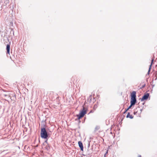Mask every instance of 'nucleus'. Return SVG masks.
I'll return each mask as SVG.
<instances>
[{"label": "nucleus", "mask_w": 157, "mask_h": 157, "mask_svg": "<svg viewBox=\"0 0 157 157\" xmlns=\"http://www.w3.org/2000/svg\"><path fill=\"white\" fill-rule=\"evenodd\" d=\"M141 156L140 155H139L138 156V157H140Z\"/></svg>", "instance_id": "a211bd4d"}, {"label": "nucleus", "mask_w": 157, "mask_h": 157, "mask_svg": "<svg viewBox=\"0 0 157 157\" xmlns=\"http://www.w3.org/2000/svg\"><path fill=\"white\" fill-rule=\"evenodd\" d=\"M126 112V111H125L124 112V113H125Z\"/></svg>", "instance_id": "f3484780"}, {"label": "nucleus", "mask_w": 157, "mask_h": 157, "mask_svg": "<svg viewBox=\"0 0 157 157\" xmlns=\"http://www.w3.org/2000/svg\"><path fill=\"white\" fill-rule=\"evenodd\" d=\"M40 136L42 138L47 139V138L48 135L45 128H41Z\"/></svg>", "instance_id": "f03ea898"}, {"label": "nucleus", "mask_w": 157, "mask_h": 157, "mask_svg": "<svg viewBox=\"0 0 157 157\" xmlns=\"http://www.w3.org/2000/svg\"><path fill=\"white\" fill-rule=\"evenodd\" d=\"M153 60H152V62H151V64L150 65V68H149V71H150V68H151V64H152V63L153 62Z\"/></svg>", "instance_id": "4468645a"}, {"label": "nucleus", "mask_w": 157, "mask_h": 157, "mask_svg": "<svg viewBox=\"0 0 157 157\" xmlns=\"http://www.w3.org/2000/svg\"><path fill=\"white\" fill-rule=\"evenodd\" d=\"M100 128V127L99 126H97L95 128V130L96 131L98 130Z\"/></svg>", "instance_id": "f8f14e48"}, {"label": "nucleus", "mask_w": 157, "mask_h": 157, "mask_svg": "<svg viewBox=\"0 0 157 157\" xmlns=\"http://www.w3.org/2000/svg\"><path fill=\"white\" fill-rule=\"evenodd\" d=\"M132 105V104L131 103V105H130V106L128 107V109H129L131 108V107H132V105Z\"/></svg>", "instance_id": "ddd939ff"}, {"label": "nucleus", "mask_w": 157, "mask_h": 157, "mask_svg": "<svg viewBox=\"0 0 157 157\" xmlns=\"http://www.w3.org/2000/svg\"><path fill=\"white\" fill-rule=\"evenodd\" d=\"M149 96V94L146 93L143 96L141 99V101H143L144 100H146L148 98Z\"/></svg>", "instance_id": "39448f33"}, {"label": "nucleus", "mask_w": 157, "mask_h": 157, "mask_svg": "<svg viewBox=\"0 0 157 157\" xmlns=\"http://www.w3.org/2000/svg\"><path fill=\"white\" fill-rule=\"evenodd\" d=\"M136 92L135 91H133L131 94V99L130 103L132 104V105H134L135 104L136 101Z\"/></svg>", "instance_id": "f257e3e1"}, {"label": "nucleus", "mask_w": 157, "mask_h": 157, "mask_svg": "<svg viewBox=\"0 0 157 157\" xmlns=\"http://www.w3.org/2000/svg\"><path fill=\"white\" fill-rule=\"evenodd\" d=\"M78 144L81 151H83V146L82 142L81 141L78 142Z\"/></svg>", "instance_id": "423d86ee"}, {"label": "nucleus", "mask_w": 157, "mask_h": 157, "mask_svg": "<svg viewBox=\"0 0 157 157\" xmlns=\"http://www.w3.org/2000/svg\"><path fill=\"white\" fill-rule=\"evenodd\" d=\"M72 80H73V84L75 85L77 84V82L78 81V79L77 78L72 77Z\"/></svg>", "instance_id": "0eeeda50"}, {"label": "nucleus", "mask_w": 157, "mask_h": 157, "mask_svg": "<svg viewBox=\"0 0 157 157\" xmlns=\"http://www.w3.org/2000/svg\"><path fill=\"white\" fill-rule=\"evenodd\" d=\"M54 94L52 92H50L49 94V97L50 99H52L53 98Z\"/></svg>", "instance_id": "6e6552de"}, {"label": "nucleus", "mask_w": 157, "mask_h": 157, "mask_svg": "<svg viewBox=\"0 0 157 157\" xmlns=\"http://www.w3.org/2000/svg\"><path fill=\"white\" fill-rule=\"evenodd\" d=\"M10 44H8L6 46V50L7 53L8 54H9L10 53Z\"/></svg>", "instance_id": "1a4fd4ad"}, {"label": "nucleus", "mask_w": 157, "mask_h": 157, "mask_svg": "<svg viewBox=\"0 0 157 157\" xmlns=\"http://www.w3.org/2000/svg\"><path fill=\"white\" fill-rule=\"evenodd\" d=\"M86 113V110L85 108L83 107L82 110L81 111L79 114L77 115L78 119H80L82 118Z\"/></svg>", "instance_id": "7ed1b4c3"}, {"label": "nucleus", "mask_w": 157, "mask_h": 157, "mask_svg": "<svg viewBox=\"0 0 157 157\" xmlns=\"http://www.w3.org/2000/svg\"><path fill=\"white\" fill-rule=\"evenodd\" d=\"M128 110L129 109L128 108H127V109H125L126 112H127Z\"/></svg>", "instance_id": "2eb2a0df"}, {"label": "nucleus", "mask_w": 157, "mask_h": 157, "mask_svg": "<svg viewBox=\"0 0 157 157\" xmlns=\"http://www.w3.org/2000/svg\"><path fill=\"white\" fill-rule=\"evenodd\" d=\"M90 98H92V95L90 96Z\"/></svg>", "instance_id": "dca6fc26"}, {"label": "nucleus", "mask_w": 157, "mask_h": 157, "mask_svg": "<svg viewBox=\"0 0 157 157\" xmlns=\"http://www.w3.org/2000/svg\"><path fill=\"white\" fill-rule=\"evenodd\" d=\"M108 153V151H107L106 153V154H107Z\"/></svg>", "instance_id": "6ab92c4d"}, {"label": "nucleus", "mask_w": 157, "mask_h": 157, "mask_svg": "<svg viewBox=\"0 0 157 157\" xmlns=\"http://www.w3.org/2000/svg\"><path fill=\"white\" fill-rule=\"evenodd\" d=\"M145 86V84H142L141 86V87H140V88H142L144 87Z\"/></svg>", "instance_id": "9b49d317"}, {"label": "nucleus", "mask_w": 157, "mask_h": 157, "mask_svg": "<svg viewBox=\"0 0 157 157\" xmlns=\"http://www.w3.org/2000/svg\"><path fill=\"white\" fill-rule=\"evenodd\" d=\"M126 117L132 119L133 118V116L132 115H130V113H128L126 116Z\"/></svg>", "instance_id": "9d476101"}, {"label": "nucleus", "mask_w": 157, "mask_h": 157, "mask_svg": "<svg viewBox=\"0 0 157 157\" xmlns=\"http://www.w3.org/2000/svg\"><path fill=\"white\" fill-rule=\"evenodd\" d=\"M142 112V109L140 108V107H137L135 110L134 113V114H136L137 116H139L141 113Z\"/></svg>", "instance_id": "20e7f679"}]
</instances>
